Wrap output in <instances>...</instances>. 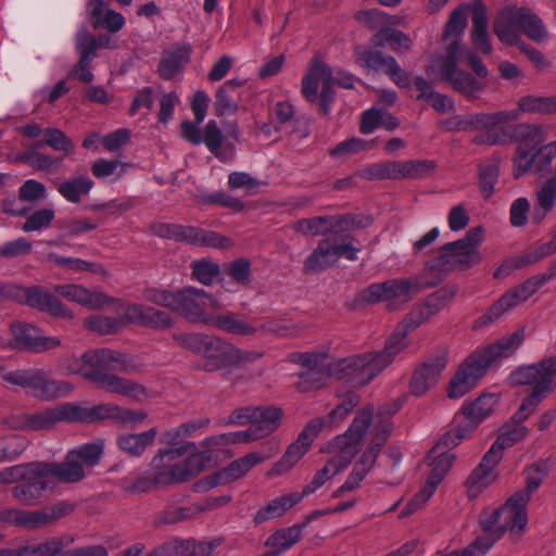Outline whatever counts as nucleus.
I'll use <instances>...</instances> for the list:
<instances>
[{"instance_id": "f257e3e1", "label": "nucleus", "mask_w": 556, "mask_h": 556, "mask_svg": "<svg viewBox=\"0 0 556 556\" xmlns=\"http://www.w3.org/2000/svg\"><path fill=\"white\" fill-rule=\"evenodd\" d=\"M387 357H376L372 352H368L330 363L325 352L302 353L298 362L306 369L299 375L296 389L306 393L324 388L330 378L344 377H350L355 386H364L388 367Z\"/></svg>"}, {"instance_id": "f03ea898", "label": "nucleus", "mask_w": 556, "mask_h": 556, "mask_svg": "<svg viewBox=\"0 0 556 556\" xmlns=\"http://www.w3.org/2000/svg\"><path fill=\"white\" fill-rule=\"evenodd\" d=\"M83 377L110 393H116L141 401L147 397V389L130 380L118 377L112 371H124L129 367L125 354L102 349L85 352Z\"/></svg>"}, {"instance_id": "7ed1b4c3", "label": "nucleus", "mask_w": 556, "mask_h": 556, "mask_svg": "<svg viewBox=\"0 0 556 556\" xmlns=\"http://www.w3.org/2000/svg\"><path fill=\"white\" fill-rule=\"evenodd\" d=\"M194 442H185L178 447L161 448L151 460L156 471V482L167 486L182 483L199 475L207 457L198 453Z\"/></svg>"}, {"instance_id": "20e7f679", "label": "nucleus", "mask_w": 556, "mask_h": 556, "mask_svg": "<svg viewBox=\"0 0 556 556\" xmlns=\"http://www.w3.org/2000/svg\"><path fill=\"white\" fill-rule=\"evenodd\" d=\"M368 424V416H362L353 420L349 429L332 441L327 446V452L334 455L325 464V466L315 472L312 480L304 485L300 495L303 498L315 493L327 481L343 471L359 451L362 432Z\"/></svg>"}, {"instance_id": "39448f33", "label": "nucleus", "mask_w": 556, "mask_h": 556, "mask_svg": "<svg viewBox=\"0 0 556 556\" xmlns=\"http://www.w3.org/2000/svg\"><path fill=\"white\" fill-rule=\"evenodd\" d=\"M510 381L516 386H530V394L523 399L513 419L526 420L538 406L556 388V357H549L536 364L521 366L514 370Z\"/></svg>"}, {"instance_id": "423d86ee", "label": "nucleus", "mask_w": 556, "mask_h": 556, "mask_svg": "<svg viewBox=\"0 0 556 556\" xmlns=\"http://www.w3.org/2000/svg\"><path fill=\"white\" fill-rule=\"evenodd\" d=\"M529 495L526 492H516L504 506L484 510L480 515V525L483 530V540H493L494 543L506 532L520 533L528 523L526 506Z\"/></svg>"}, {"instance_id": "0eeeda50", "label": "nucleus", "mask_w": 556, "mask_h": 556, "mask_svg": "<svg viewBox=\"0 0 556 556\" xmlns=\"http://www.w3.org/2000/svg\"><path fill=\"white\" fill-rule=\"evenodd\" d=\"M520 116L517 110L498 111L494 113H477L460 115L456 128L460 131H485L477 135L472 141L476 144L496 146L505 144L510 140V132L504 124L516 121Z\"/></svg>"}, {"instance_id": "6e6552de", "label": "nucleus", "mask_w": 556, "mask_h": 556, "mask_svg": "<svg viewBox=\"0 0 556 556\" xmlns=\"http://www.w3.org/2000/svg\"><path fill=\"white\" fill-rule=\"evenodd\" d=\"M460 47L457 41L450 43L444 54H434L427 67L429 75L438 74L448 81L453 89L467 98L477 99L485 90V83L457 68Z\"/></svg>"}, {"instance_id": "1a4fd4ad", "label": "nucleus", "mask_w": 556, "mask_h": 556, "mask_svg": "<svg viewBox=\"0 0 556 556\" xmlns=\"http://www.w3.org/2000/svg\"><path fill=\"white\" fill-rule=\"evenodd\" d=\"M433 283L424 280L422 276L389 279L368 286L362 293L367 303L386 302L392 309L412 301L421 290Z\"/></svg>"}, {"instance_id": "9d476101", "label": "nucleus", "mask_w": 556, "mask_h": 556, "mask_svg": "<svg viewBox=\"0 0 556 556\" xmlns=\"http://www.w3.org/2000/svg\"><path fill=\"white\" fill-rule=\"evenodd\" d=\"M103 452V442L86 443L71 450L63 462H49L54 483H77L85 478V468L96 466Z\"/></svg>"}, {"instance_id": "9b49d317", "label": "nucleus", "mask_w": 556, "mask_h": 556, "mask_svg": "<svg viewBox=\"0 0 556 556\" xmlns=\"http://www.w3.org/2000/svg\"><path fill=\"white\" fill-rule=\"evenodd\" d=\"M2 378L11 384L31 389L35 397L46 401L67 396L74 390L71 382L50 379L46 371L38 368L11 371Z\"/></svg>"}, {"instance_id": "f8f14e48", "label": "nucleus", "mask_w": 556, "mask_h": 556, "mask_svg": "<svg viewBox=\"0 0 556 556\" xmlns=\"http://www.w3.org/2000/svg\"><path fill=\"white\" fill-rule=\"evenodd\" d=\"M372 224V218L366 215H327L313 218H302L293 224V229L305 236H340L353 230L366 228Z\"/></svg>"}, {"instance_id": "ddd939ff", "label": "nucleus", "mask_w": 556, "mask_h": 556, "mask_svg": "<svg viewBox=\"0 0 556 556\" xmlns=\"http://www.w3.org/2000/svg\"><path fill=\"white\" fill-rule=\"evenodd\" d=\"M445 435L440 440L437 446H434L428 455L429 465L432 467L431 472L427 479L425 486L417 492L414 497L407 503L403 511L402 517L408 516L425 505L428 500L432 496L438 485L443 480L446 472L451 469L455 459L454 454L444 452L443 448L447 446L455 447L451 442L446 444L444 442Z\"/></svg>"}, {"instance_id": "4468645a", "label": "nucleus", "mask_w": 556, "mask_h": 556, "mask_svg": "<svg viewBox=\"0 0 556 556\" xmlns=\"http://www.w3.org/2000/svg\"><path fill=\"white\" fill-rule=\"evenodd\" d=\"M352 239L351 236L342 233L334 238L320 240L305 260L304 270L306 273H320L333 266L341 257L356 261L359 249L352 244Z\"/></svg>"}, {"instance_id": "2eb2a0df", "label": "nucleus", "mask_w": 556, "mask_h": 556, "mask_svg": "<svg viewBox=\"0 0 556 556\" xmlns=\"http://www.w3.org/2000/svg\"><path fill=\"white\" fill-rule=\"evenodd\" d=\"M151 231L156 237L193 245L215 249H229L233 245V242L229 237L193 226L154 223L151 226Z\"/></svg>"}, {"instance_id": "dca6fc26", "label": "nucleus", "mask_w": 556, "mask_h": 556, "mask_svg": "<svg viewBox=\"0 0 556 556\" xmlns=\"http://www.w3.org/2000/svg\"><path fill=\"white\" fill-rule=\"evenodd\" d=\"M552 275L539 274L528 278L521 285L508 290L476 321L475 326L484 328L496 321L511 308L517 307L532 296Z\"/></svg>"}, {"instance_id": "f3484780", "label": "nucleus", "mask_w": 556, "mask_h": 556, "mask_svg": "<svg viewBox=\"0 0 556 556\" xmlns=\"http://www.w3.org/2000/svg\"><path fill=\"white\" fill-rule=\"evenodd\" d=\"M71 422H94L113 419L123 426H131L143 421L147 413L142 409H128L106 403L93 406H83L70 402Z\"/></svg>"}, {"instance_id": "a211bd4d", "label": "nucleus", "mask_w": 556, "mask_h": 556, "mask_svg": "<svg viewBox=\"0 0 556 556\" xmlns=\"http://www.w3.org/2000/svg\"><path fill=\"white\" fill-rule=\"evenodd\" d=\"M222 305L216 296L198 288H184L176 292L174 312L180 314L192 323L208 325L213 313Z\"/></svg>"}, {"instance_id": "6ab92c4d", "label": "nucleus", "mask_w": 556, "mask_h": 556, "mask_svg": "<svg viewBox=\"0 0 556 556\" xmlns=\"http://www.w3.org/2000/svg\"><path fill=\"white\" fill-rule=\"evenodd\" d=\"M496 404L497 397L495 394H481L476 401L465 403L462 409V419L454 430L445 434L444 442L458 445L494 412Z\"/></svg>"}, {"instance_id": "aec40b11", "label": "nucleus", "mask_w": 556, "mask_h": 556, "mask_svg": "<svg viewBox=\"0 0 556 556\" xmlns=\"http://www.w3.org/2000/svg\"><path fill=\"white\" fill-rule=\"evenodd\" d=\"M319 85H321L320 108L325 114H328L334 100L333 72L326 63L315 59L302 79V93L307 101H317Z\"/></svg>"}, {"instance_id": "412c9836", "label": "nucleus", "mask_w": 556, "mask_h": 556, "mask_svg": "<svg viewBox=\"0 0 556 556\" xmlns=\"http://www.w3.org/2000/svg\"><path fill=\"white\" fill-rule=\"evenodd\" d=\"M200 355L203 357L201 369L211 372L250 361L254 353L240 350L219 337L208 336Z\"/></svg>"}, {"instance_id": "4be33fe9", "label": "nucleus", "mask_w": 556, "mask_h": 556, "mask_svg": "<svg viewBox=\"0 0 556 556\" xmlns=\"http://www.w3.org/2000/svg\"><path fill=\"white\" fill-rule=\"evenodd\" d=\"M324 425L325 420L323 418L312 419L300 432L298 439L287 447L285 454L273 466L269 475H282L295 466L308 452Z\"/></svg>"}, {"instance_id": "5701e85b", "label": "nucleus", "mask_w": 556, "mask_h": 556, "mask_svg": "<svg viewBox=\"0 0 556 556\" xmlns=\"http://www.w3.org/2000/svg\"><path fill=\"white\" fill-rule=\"evenodd\" d=\"M432 316L434 315L429 312L425 301L416 305L387 340L384 350L372 353L376 357L388 356L389 366L393 362L394 357L406 346L405 337L407 332L416 329Z\"/></svg>"}, {"instance_id": "b1692460", "label": "nucleus", "mask_w": 556, "mask_h": 556, "mask_svg": "<svg viewBox=\"0 0 556 556\" xmlns=\"http://www.w3.org/2000/svg\"><path fill=\"white\" fill-rule=\"evenodd\" d=\"M518 134L522 139L514 157V176L516 178L528 172L535 173L533 150L544 141L543 130L536 126L519 125Z\"/></svg>"}, {"instance_id": "393cba45", "label": "nucleus", "mask_w": 556, "mask_h": 556, "mask_svg": "<svg viewBox=\"0 0 556 556\" xmlns=\"http://www.w3.org/2000/svg\"><path fill=\"white\" fill-rule=\"evenodd\" d=\"M14 296L22 303L56 317L73 318V312L58 296L42 287L16 288Z\"/></svg>"}, {"instance_id": "a878e982", "label": "nucleus", "mask_w": 556, "mask_h": 556, "mask_svg": "<svg viewBox=\"0 0 556 556\" xmlns=\"http://www.w3.org/2000/svg\"><path fill=\"white\" fill-rule=\"evenodd\" d=\"M488 361L478 354L471 355L460 365L448 387V397L460 399L473 389L488 370Z\"/></svg>"}, {"instance_id": "bb28decb", "label": "nucleus", "mask_w": 556, "mask_h": 556, "mask_svg": "<svg viewBox=\"0 0 556 556\" xmlns=\"http://www.w3.org/2000/svg\"><path fill=\"white\" fill-rule=\"evenodd\" d=\"M501 447L492 444L479 465L466 479L465 485L469 497H477L496 479L495 467L501 460Z\"/></svg>"}, {"instance_id": "cd10ccee", "label": "nucleus", "mask_w": 556, "mask_h": 556, "mask_svg": "<svg viewBox=\"0 0 556 556\" xmlns=\"http://www.w3.org/2000/svg\"><path fill=\"white\" fill-rule=\"evenodd\" d=\"M267 453L252 452L231 462L227 467L217 473L220 483L226 484L244 477L253 467L270 458L279 451V442L271 439L266 443Z\"/></svg>"}, {"instance_id": "c85d7f7f", "label": "nucleus", "mask_w": 556, "mask_h": 556, "mask_svg": "<svg viewBox=\"0 0 556 556\" xmlns=\"http://www.w3.org/2000/svg\"><path fill=\"white\" fill-rule=\"evenodd\" d=\"M481 262L479 250H473L467 243L460 240L450 242L441 247L437 257L439 266H445L448 269H467Z\"/></svg>"}, {"instance_id": "c756f323", "label": "nucleus", "mask_w": 556, "mask_h": 556, "mask_svg": "<svg viewBox=\"0 0 556 556\" xmlns=\"http://www.w3.org/2000/svg\"><path fill=\"white\" fill-rule=\"evenodd\" d=\"M11 332L15 344L21 349L45 352L61 345V340L58 337L42 336L41 331L31 325L12 324Z\"/></svg>"}, {"instance_id": "7c9ffc66", "label": "nucleus", "mask_w": 556, "mask_h": 556, "mask_svg": "<svg viewBox=\"0 0 556 556\" xmlns=\"http://www.w3.org/2000/svg\"><path fill=\"white\" fill-rule=\"evenodd\" d=\"M400 409L397 404H393L392 407L386 410H379L374 414L371 407L364 408L355 418H359L362 416H368V424L364 428L362 432V438L365 434V431L371 426L372 427V438L369 444V448H372L376 452H380L381 447L387 442V439L392 430V424L390 421V417L394 415Z\"/></svg>"}, {"instance_id": "2f4dec72", "label": "nucleus", "mask_w": 556, "mask_h": 556, "mask_svg": "<svg viewBox=\"0 0 556 556\" xmlns=\"http://www.w3.org/2000/svg\"><path fill=\"white\" fill-rule=\"evenodd\" d=\"M446 364L447 359L445 353H440L416 368L410 380L412 394L421 396L434 387L446 367Z\"/></svg>"}, {"instance_id": "473e14b6", "label": "nucleus", "mask_w": 556, "mask_h": 556, "mask_svg": "<svg viewBox=\"0 0 556 556\" xmlns=\"http://www.w3.org/2000/svg\"><path fill=\"white\" fill-rule=\"evenodd\" d=\"M124 319L142 327L160 330L173 326V319L168 313L137 303L128 304L125 307Z\"/></svg>"}, {"instance_id": "72a5a7b5", "label": "nucleus", "mask_w": 556, "mask_h": 556, "mask_svg": "<svg viewBox=\"0 0 556 556\" xmlns=\"http://www.w3.org/2000/svg\"><path fill=\"white\" fill-rule=\"evenodd\" d=\"M54 293L89 309H99L111 303L112 299L100 291H92L81 285L66 283L53 287Z\"/></svg>"}, {"instance_id": "f704fd0d", "label": "nucleus", "mask_w": 556, "mask_h": 556, "mask_svg": "<svg viewBox=\"0 0 556 556\" xmlns=\"http://www.w3.org/2000/svg\"><path fill=\"white\" fill-rule=\"evenodd\" d=\"M207 326L241 337H254L258 333L257 326L250 323L243 314L232 311L213 313Z\"/></svg>"}, {"instance_id": "c9c22d12", "label": "nucleus", "mask_w": 556, "mask_h": 556, "mask_svg": "<svg viewBox=\"0 0 556 556\" xmlns=\"http://www.w3.org/2000/svg\"><path fill=\"white\" fill-rule=\"evenodd\" d=\"M61 421L71 422L70 402L59 404L45 410L28 414L23 417L22 428L27 430H43Z\"/></svg>"}, {"instance_id": "e433bc0d", "label": "nucleus", "mask_w": 556, "mask_h": 556, "mask_svg": "<svg viewBox=\"0 0 556 556\" xmlns=\"http://www.w3.org/2000/svg\"><path fill=\"white\" fill-rule=\"evenodd\" d=\"M87 13L93 28H104L111 33H117L125 25L124 16L105 8L104 0H89Z\"/></svg>"}, {"instance_id": "4c0bfd02", "label": "nucleus", "mask_w": 556, "mask_h": 556, "mask_svg": "<svg viewBox=\"0 0 556 556\" xmlns=\"http://www.w3.org/2000/svg\"><path fill=\"white\" fill-rule=\"evenodd\" d=\"M283 412L275 406H257L252 415L250 427L256 438L262 440L274 433L281 424Z\"/></svg>"}, {"instance_id": "58836bf2", "label": "nucleus", "mask_w": 556, "mask_h": 556, "mask_svg": "<svg viewBox=\"0 0 556 556\" xmlns=\"http://www.w3.org/2000/svg\"><path fill=\"white\" fill-rule=\"evenodd\" d=\"M493 29L498 39L508 46H518L520 40V28L517 7H507L501 11L493 24Z\"/></svg>"}, {"instance_id": "ea45409f", "label": "nucleus", "mask_w": 556, "mask_h": 556, "mask_svg": "<svg viewBox=\"0 0 556 556\" xmlns=\"http://www.w3.org/2000/svg\"><path fill=\"white\" fill-rule=\"evenodd\" d=\"M0 519L27 531L49 526L45 508L36 510L7 508L0 511Z\"/></svg>"}, {"instance_id": "a19ab883", "label": "nucleus", "mask_w": 556, "mask_h": 556, "mask_svg": "<svg viewBox=\"0 0 556 556\" xmlns=\"http://www.w3.org/2000/svg\"><path fill=\"white\" fill-rule=\"evenodd\" d=\"M525 340L523 329H519L513 333L502 337L493 344H490L478 355L482 361H488V367L502 357L511 356L522 344Z\"/></svg>"}, {"instance_id": "79ce46f5", "label": "nucleus", "mask_w": 556, "mask_h": 556, "mask_svg": "<svg viewBox=\"0 0 556 556\" xmlns=\"http://www.w3.org/2000/svg\"><path fill=\"white\" fill-rule=\"evenodd\" d=\"M471 41L473 47L489 54L492 51V46L488 37V15L486 8L482 1H475L472 3V31Z\"/></svg>"}, {"instance_id": "37998d69", "label": "nucleus", "mask_w": 556, "mask_h": 556, "mask_svg": "<svg viewBox=\"0 0 556 556\" xmlns=\"http://www.w3.org/2000/svg\"><path fill=\"white\" fill-rule=\"evenodd\" d=\"M190 51L187 46H177L164 51L157 70L160 76L166 80L173 79L189 62Z\"/></svg>"}, {"instance_id": "c03bdc74", "label": "nucleus", "mask_w": 556, "mask_h": 556, "mask_svg": "<svg viewBox=\"0 0 556 556\" xmlns=\"http://www.w3.org/2000/svg\"><path fill=\"white\" fill-rule=\"evenodd\" d=\"M303 500L300 492L283 494L271 500L266 506L258 509L254 515V521L262 523L270 519L281 517L287 510Z\"/></svg>"}, {"instance_id": "a18cd8bd", "label": "nucleus", "mask_w": 556, "mask_h": 556, "mask_svg": "<svg viewBox=\"0 0 556 556\" xmlns=\"http://www.w3.org/2000/svg\"><path fill=\"white\" fill-rule=\"evenodd\" d=\"M556 206V170L553 177H549L535 191V208L533 219L540 223L547 213Z\"/></svg>"}, {"instance_id": "49530a36", "label": "nucleus", "mask_w": 556, "mask_h": 556, "mask_svg": "<svg viewBox=\"0 0 556 556\" xmlns=\"http://www.w3.org/2000/svg\"><path fill=\"white\" fill-rule=\"evenodd\" d=\"M157 435V429L151 428L141 433H124L117 437L118 447L131 456H140Z\"/></svg>"}, {"instance_id": "de8ad7c7", "label": "nucleus", "mask_w": 556, "mask_h": 556, "mask_svg": "<svg viewBox=\"0 0 556 556\" xmlns=\"http://www.w3.org/2000/svg\"><path fill=\"white\" fill-rule=\"evenodd\" d=\"M240 84L227 80L216 91L214 109L217 115H231L238 110V88Z\"/></svg>"}, {"instance_id": "09e8293b", "label": "nucleus", "mask_w": 556, "mask_h": 556, "mask_svg": "<svg viewBox=\"0 0 556 556\" xmlns=\"http://www.w3.org/2000/svg\"><path fill=\"white\" fill-rule=\"evenodd\" d=\"M93 186V181L87 176L71 177L56 185L58 192L68 202L78 203L87 195Z\"/></svg>"}, {"instance_id": "8fccbe9b", "label": "nucleus", "mask_w": 556, "mask_h": 556, "mask_svg": "<svg viewBox=\"0 0 556 556\" xmlns=\"http://www.w3.org/2000/svg\"><path fill=\"white\" fill-rule=\"evenodd\" d=\"M24 479L45 493L55 486L49 462H31L25 464Z\"/></svg>"}, {"instance_id": "3c124183", "label": "nucleus", "mask_w": 556, "mask_h": 556, "mask_svg": "<svg viewBox=\"0 0 556 556\" xmlns=\"http://www.w3.org/2000/svg\"><path fill=\"white\" fill-rule=\"evenodd\" d=\"M520 31L533 41L542 42L547 38L543 21L526 8H517Z\"/></svg>"}, {"instance_id": "603ef678", "label": "nucleus", "mask_w": 556, "mask_h": 556, "mask_svg": "<svg viewBox=\"0 0 556 556\" xmlns=\"http://www.w3.org/2000/svg\"><path fill=\"white\" fill-rule=\"evenodd\" d=\"M500 157L493 156L484 161L479 167V189L483 199H490L498 180Z\"/></svg>"}, {"instance_id": "864d4df0", "label": "nucleus", "mask_w": 556, "mask_h": 556, "mask_svg": "<svg viewBox=\"0 0 556 556\" xmlns=\"http://www.w3.org/2000/svg\"><path fill=\"white\" fill-rule=\"evenodd\" d=\"M305 527L306 523H302L280 529L267 538L265 545L286 552L301 540Z\"/></svg>"}, {"instance_id": "5fc2aeb1", "label": "nucleus", "mask_w": 556, "mask_h": 556, "mask_svg": "<svg viewBox=\"0 0 556 556\" xmlns=\"http://www.w3.org/2000/svg\"><path fill=\"white\" fill-rule=\"evenodd\" d=\"M161 486L156 482V471L151 469V473L129 475L122 480V488L129 493H147L154 488Z\"/></svg>"}, {"instance_id": "6e6d98bb", "label": "nucleus", "mask_w": 556, "mask_h": 556, "mask_svg": "<svg viewBox=\"0 0 556 556\" xmlns=\"http://www.w3.org/2000/svg\"><path fill=\"white\" fill-rule=\"evenodd\" d=\"M190 267L192 278L204 286H211L220 274L218 263L206 257L193 261Z\"/></svg>"}, {"instance_id": "4d7b16f0", "label": "nucleus", "mask_w": 556, "mask_h": 556, "mask_svg": "<svg viewBox=\"0 0 556 556\" xmlns=\"http://www.w3.org/2000/svg\"><path fill=\"white\" fill-rule=\"evenodd\" d=\"M43 143L65 156L75 152V144L62 130L58 128H46L43 130Z\"/></svg>"}, {"instance_id": "13d9d810", "label": "nucleus", "mask_w": 556, "mask_h": 556, "mask_svg": "<svg viewBox=\"0 0 556 556\" xmlns=\"http://www.w3.org/2000/svg\"><path fill=\"white\" fill-rule=\"evenodd\" d=\"M129 167V164L122 163L119 161L100 159L92 164L91 173L97 178L102 179L109 176H115L114 180H119Z\"/></svg>"}, {"instance_id": "bf43d9fd", "label": "nucleus", "mask_w": 556, "mask_h": 556, "mask_svg": "<svg viewBox=\"0 0 556 556\" xmlns=\"http://www.w3.org/2000/svg\"><path fill=\"white\" fill-rule=\"evenodd\" d=\"M469 10L472 11V4L460 5L451 13L450 20L445 26L444 31V36L446 38L455 37V39L451 43H453L454 41H457L459 43L458 38L467 27V13Z\"/></svg>"}, {"instance_id": "052dcab7", "label": "nucleus", "mask_w": 556, "mask_h": 556, "mask_svg": "<svg viewBox=\"0 0 556 556\" xmlns=\"http://www.w3.org/2000/svg\"><path fill=\"white\" fill-rule=\"evenodd\" d=\"M14 500L25 506H34L40 503L43 492H41L35 484L22 480L20 484H16L11 490Z\"/></svg>"}, {"instance_id": "680f3d73", "label": "nucleus", "mask_w": 556, "mask_h": 556, "mask_svg": "<svg viewBox=\"0 0 556 556\" xmlns=\"http://www.w3.org/2000/svg\"><path fill=\"white\" fill-rule=\"evenodd\" d=\"M456 292L457 287L455 285H448L428 295L425 303L429 312L433 313V315L438 314L455 296Z\"/></svg>"}, {"instance_id": "e2e57ef3", "label": "nucleus", "mask_w": 556, "mask_h": 556, "mask_svg": "<svg viewBox=\"0 0 556 556\" xmlns=\"http://www.w3.org/2000/svg\"><path fill=\"white\" fill-rule=\"evenodd\" d=\"M393 59V56L384 55L380 51L365 50L358 54L356 62L364 68L386 72L389 60Z\"/></svg>"}, {"instance_id": "0e129e2a", "label": "nucleus", "mask_w": 556, "mask_h": 556, "mask_svg": "<svg viewBox=\"0 0 556 556\" xmlns=\"http://www.w3.org/2000/svg\"><path fill=\"white\" fill-rule=\"evenodd\" d=\"M210 334L201 332H178L173 339L184 349L200 355Z\"/></svg>"}, {"instance_id": "69168bd1", "label": "nucleus", "mask_w": 556, "mask_h": 556, "mask_svg": "<svg viewBox=\"0 0 556 556\" xmlns=\"http://www.w3.org/2000/svg\"><path fill=\"white\" fill-rule=\"evenodd\" d=\"M84 325L92 331H97L101 334H108L116 332L119 329L122 321L109 316L94 315L86 318Z\"/></svg>"}, {"instance_id": "338daca9", "label": "nucleus", "mask_w": 556, "mask_h": 556, "mask_svg": "<svg viewBox=\"0 0 556 556\" xmlns=\"http://www.w3.org/2000/svg\"><path fill=\"white\" fill-rule=\"evenodd\" d=\"M147 556H190L187 540L174 539L153 548Z\"/></svg>"}, {"instance_id": "774afa93", "label": "nucleus", "mask_w": 556, "mask_h": 556, "mask_svg": "<svg viewBox=\"0 0 556 556\" xmlns=\"http://www.w3.org/2000/svg\"><path fill=\"white\" fill-rule=\"evenodd\" d=\"M226 274L237 283L248 286L251 282V263L245 258H238L231 262Z\"/></svg>"}]
</instances>
